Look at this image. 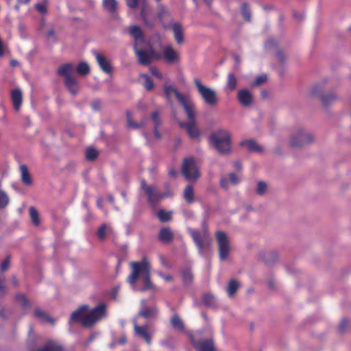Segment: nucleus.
Segmentation results:
<instances>
[{
    "instance_id": "obj_1",
    "label": "nucleus",
    "mask_w": 351,
    "mask_h": 351,
    "mask_svg": "<svg viewBox=\"0 0 351 351\" xmlns=\"http://www.w3.org/2000/svg\"><path fill=\"white\" fill-rule=\"evenodd\" d=\"M130 265L132 272L128 278V282L133 289H137V284L141 286L139 290L143 291L154 288L150 280L151 267L146 258L141 262H132Z\"/></svg>"
},
{
    "instance_id": "obj_2",
    "label": "nucleus",
    "mask_w": 351,
    "mask_h": 351,
    "mask_svg": "<svg viewBox=\"0 0 351 351\" xmlns=\"http://www.w3.org/2000/svg\"><path fill=\"white\" fill-rule=\"evenodd\" d=\"M106 315V306L104 303L99 304L91 309L84 305L73 312L71 321L79 322L85 327H90L104 319Z\"/></svg>"
},
{
    "instance_id": "obj_3",
    "label": "nucleus",
    "mask_w": 351,
    "mask_h": 351,
    "mask_svg": "<svg viewBox=\"0 0 351 351\" xmlns=\"http://www.w3.org/2000/svg\"><path fill=\"white\" fill-rule=\"evenodd\" d=\"M209 141L211 145L219 153L225 154L230 152L231 149V136L230 132L224 129L213 132Z\"/></svg>"
},
{
    "instance_id": "obj_4",
    "label": "nucleus",
    "mask_w": 351,
    "mask_h": 351,
    "mask_svg": "<svg viewBox=\"0 0 351 351\" xmlns=\"http://www.w3.org/2000/svg\"><path fill=\"white\" fill-rule=\"evenodd\" d=\"M315 140L313 134L303 128H296L290 135L288 143L291 147H302Z\"/></svg>"
},
{
    "instance_id": "obj_5",
    "label": "nucleus",
    "mask_w": 351,
    "mask_h": 351,
    "mask_svg": "<svg viewBox=\"0 0 351 351\" xmlns=\"http://www.w3.org/2000/svg\"><path fill=\"white\" fill-rule=\"evenodd\" d=\"M189 232L198 248L199 254H203L204 251L210 248L211 238L206 228L204 227L200 230L190 229Z\"/></svg>"
},
{
    "instance_id": "obj_6",
    "label": "nucleus",
    "mask_w": 351,
    "mask_h": 351,
    "mask_svg": "<svg viewBox=\"0 0 351 351\" xmlns=\"http://www.w3.org/2000/svg\"><path fill=\"white\" fill-rule=\"evenodd\" d=\"M74 66L71 63L62 65L58 69L59 75L64 77V82L69 91L75 95L79 90V84L73 76Z\"/></svg>"
},
{
    "instance_id": "obj_7",
    "label": "nucleus",
    "mask_w": 351,
    "mask_h": 351,
    "mask_svg": "<svg viewBox=\"0 0 351 351\" xmlns=\"http://www.w3.org/2000/svg\"><path fill=\"white\" fill-rule=\"evenodd\" d=\"M194 84L197 88L198 93L206 105L211 107L217 106L219 99L215 90L204 85L197 78L194 80Z\"/></svg>"
},
{
    "instance_id": "obj_8",
    "label": "nucleus",
    "mask_w": 351,
    "mask_h": 351,
    "mask_svg": "<svg viewBox=\"0 0 351 351\" xmlns=\"http://www.w3.org/2000/svg\"><path fill=\"white\" fill-rule=\"evenodd\" d=\"M216 240L219 248V258L221 261H225L228 258L230 251L229 239L225 232L217 231L216 232Z\"/></svg>"
},
{
    "instance_id": "obj_9",
    "label": "nucleus",
    "mask_w": 351,
    "mask_h": 351,
    "mask_svg": "<svg viewBox=\"0 0 351 351\" xmlns=\"http://www.w3.org/2000/svg\"><path fill=\"white\" fill-rule=\"evenodd\" d=\"M182 172L185 178L189 181H195L199 176L198 167L193 158H186L184 160Z\"/></svg>"
},
{
    "instance_id": "obj_10",
    "label": "nucleus",
    "mask_w": 351,
    "mask_h": 351,
    "mask_svg": "<svg viewBox=\"0 0 351 351\" xmlns=\"http://www.w3.org/2000/svg\"><path fill=\"white\" fill-rule=\"evenodd\" d=\"M134 330L136 338L144 340L148 345L151 344L154 332H152L147 326H139L134 321Z\"/></svg>"
},
{
    "instance_id": "obj_11",
    "label": "nucleus",
    "mask_w": 351,
    "mask_h": 351,
    "mask_svg": "<svg viewBox=\"0 0 351 351\" xmlns=\"http://www.w3.org/2000/svg\"><path fill=\"white\" fill-rule=\"evenodd\" d=\"M161 58L169 64H176L180 60L179 52L173 49L171 45L165 46L162 50V53H160Z\"/></svg>"
},
{
    "instance_id": "obj_12",
    "label": "nucleus",
    "mask_w": 351,
    "mask_h": 351,
    "mask_svg": "<svg viewBox=\"0 0 351 351\" xmlns=\"http://www.w3.org/2000/svg\"><path fill=\"white\" fill-rule=\"evenodd\" d=\"M179 102L182 106L189 121L195 120L196 117L195 106L191 98L189 95H186Z\"/></svg>"
},
{
    "instance_id": "obj_13",
    "label": "nucleus",
    "mask_w": 351,
    "mask_h": 351,
    "mask_svg": "<svg viewBox=\"0 0 351 351\" xmlns=\"http://www.w3.org/2000/svg\"><path fill=\"white\" fill-rule=\"evenodd\" d=\"M138 48L135 49V51L140 63L142 64H147L153 60H158L161 59V56L158 53L151 51L150 53H148Z\"/></svg>"
},
{
    "instance_id": "obj_14",
    "label": "nucleus",
    "mask_w": 351,
    "mask_h": 351,
    "mask_svg": "<svg viewBox=\"0 0 351 351\" xmlns=\"http://www.w3.org/2000/svg\"><path fill=\"white\" fill-rule=\"evenodd\" d=\"M141 187L147 195L149 201L152 204H154L156 201L164 197V195L159 193L155 187L146 185L143 180L141 182Z\"/></svg>"
},
{
    "instance_id": "obj_15",
    "label": "nucleus",
    "mask_w": 351,
    "mask_h": 351,
    "mask_svg": "<svg viewBox=\"0 0 351 351\" xmlns=\"http://www.w3.org/2000/svg\"><path fill=\"white\" fill-rule=\"evenodd\" d=\"M241 180V177L239 175L234 173H228L221 177L220 180L221 186L228 189L231 186H234L239 183Z\"/></svg>"
},
{
    "instance_id": "obj_16",
    "label": "nucleus",
    "mask_w": 351,
    "mask_h": 351,
    "mask_svg": "<svg viewBox=\"0 0 351 351\" xmlns=\"http://www.w3.org/2000/svg\"><path fill=\"white\" fill-rule=\"evenodd\" d=\"M180 125L182 128H184L189 134V136L192 138H197L200 135V130H199L196 121L191 120L189 121L188 123H180Z\"/></svg>"
},
{
    "instance_id": "obj_17",
    "label": "nucleus",
    "mask_w": 351,
    "mask_h": 351,
    "mask_svg": "<svg viewBox=\"0 0 351 351\" xmlns=\"http://www.w3.org/2000/svg\"><path fill=\"white\" fill-rule=\"evenodd\" d=\"M130 33L134 40V49L143 47L145 40L141 29L137 26H132L130 28Z\"/></svg>"
},
{
    "instance_id": "obj_18",
    "label": "nucleus",
    "mask_w": 351,
    "mask_h": 351,
    "mask_svg": "<svg viewBox=\"0 0 351 351\" xmlns=\"http://www.w3.org/2000/svg\"><path fill=\"white\" fill-rule=\"evenodd\" d=\"M238 100L243 106H250L253 101V95L252 93L247 90L243 89L238 92Z\"/></svg>"
},
{
    "instance_id": "obj_19",
    "label": "nucleus",
    "mask_w": 351,
    "mask_h": 351,
    "mask_svg": "<svg viewBox=\"0 0 351 351\" xmlns=\"http://www.w3.org/2000/svg\"><path fill=\"white\" fill-rule=\"evenodd\" d=\"M96 60L101 69L106 73L112 72V65L109 60L100 53L96 54Z\"/></svg>"
},
{
    "instance_id": "obj_20",
    "label": "nucleus",
    "mask_w": 351,
    "mask_h": 351,
    "mask_svg": "<svg viewBox=\"0 0 351 351\" xmlns=\"http://www.w3.org/2000/svg\"><path fill=\"white\" fill-rule=\"evenodd\" d=\"M242 147L250 152H261L263 147L253 140H245L241 143Z\"/></svg>"
},
{
    "instance_id": "obj_21",
    "label": "nucleus",
    "mask_w": 351,
    "mask_h": 351,
    "mask_svg": "<svg viewBox=\"0 0 351 351\" xmlns=\"http://www.w3.org/2000/svg\"><path fill=\"white\" fill-rule=\"evenodd\" d=\"M165 93L169 99L174 97L178 100V101L186 96L180 94L178 90L172 86H166L165 87Z\"/></svg>"
},
{
    "instance_id": "obj_22",
    "label": "nucleus",
    "mask_w": 351,
    "mask_h": 351,
    "mask_svg": "<svg viewBox=\"0 0 351 351\" xmlns=\"http://www.w3.org/2000/svg\"><path fill=\"white\" fill-rule=\"evenodd\" d=\"M12 100L13 102L14 108L19 110L22 103V93L19 89H15L12 91L11 94Z\"/></svg>"
},
{
    "instance_id": "obj_23",
    "label": "nucleus",
    "mask_w": 351,
    "mask_h": 351,
    "mask_svg": "<svg viewBox=\"0 0 351 351\" xmlns=\"http://www.w3.org/2000/svg\"><path fill=\"white\" fill-rule=\"evenodd\" d=\"M102 5L104 9L111 14L117 12L118 8V2L117 0H103Z\"/></svg>"
},
{
    "instance_id": "obj_24",
    "label": "nucleus",
    "mask_w": 351,
    "mask_h": 351,
    "mask_svg": "<svg viewBox=\"0 0 351 351\" xmlns=\"http://www.w3.org/2000/svg\"><path fill=\"white\" fill-rule=\"evenodd\" d=\"M172 29L176 42L181 44L184 40L182 26L179 23H175L172 25Z\"/></svg>"
},
{
    "instance_id": "obj_25",
    "label": "nucleus",
    "mask_w": 351,
    "mask_h": 351,
    "mask_svg": "<svg viewBox=\"0 0 351 351\" xmlns=\"http://www.w3.org/2000/svg\"><path fill=\"white\" fill-rule=\"evenodd\" d=\"M128 5L130 8H141V16L144 17V9L146 4V0H126Z\"/></svg>"
},
{
    "instance_id": "obj_26",
    "label": "nucleus",
    "mask_w": 351,
    "mask_h": 351,
    "mask_svg": "<svg viewBox=\"0 0 351 351\" xmlns=\"http://www.w3.org/2000/svg\"><path fill=\"white\" fill-rule=\"evenodd\" d=\"M39 351H62V348L58 342L49 341Z\"/></svg>"
},
{
    "instance_id": "obj_27",
    "label": "nucleus",
    "mask_w": 351,
    "mask_h": 351,
    "mask_svg": "<svg viewBox=\"0 0 351 351\" xmlns=\"http://www.w3.org/2000/svg\"><path fill=\"white\" fill-rule=\"evenodd\" d=\"M22 182L26 185H30L32 183V178L29 174L27 167L25 165L20 167Z\"/></svg>"
},
{
    "instance_id": "obj_28",
    "label": "nucleus",
    "mask_w": 351,
    "mask_h": 351,
    "mask_svg": "<svg viewBox=\"0 0 351 351\" xmlns=\"http://www.w3.org/2000/svg\"><path fill=\"white\" fill-rule=\"evenodd\" d=\"M138 80L147 90H150L154 88V84L147 75L141 74Z\"/></svg>"
},
{
    "instance_id": "obj_29",
    "label": "nucleus",
    "mask_w": 351,
    "mask_h": 351,
    "mask_svg": "<svg viewBox=\"0 0 351 351\" xmlns=\"http://www.w3.org/2000/svg\"><path fill=\"white\" fill-rule=\"evenodd\" d=\"M36 316L45 323L53 324L54 320L47 313L43 311L42 310L38 309L35 312Z\"/></svg>"
},
{
    "instance_id": "obj_30",
    "label": "nucleus",
    "mask_w": 351,
    "mask_h": 351,
    "mask_svg": "<svg viewBox=\"0 0 351 351\" xmlns=\"http://www.w3.org/2000/svg\"><path fill=\"white\" fill-rule=\"evenodd\" d=\"M338 99V97L334 93H327L322 96V101L324 105H329Z\"/></svg>"
},
{
    "instance_id": "obj_31",
    "label": "nucleus",
    "mask_w": 351,
    "mask_h": 351,
    "mask_svg": "<svg viewBox=\"0 0 351 351\" xmlns=\"http://www.w3.org/2000/svg\"><path fill=\"white\" fill-rule=\"evenodd\" d=\"M139 314L145 318H152L157 314V309L155 307L143 308Z\"/></svg>"
},
{
    "instance_id": "obj_32",
    "label": "nucleus",
    "mask_w": 351,
    "mask_h": 351,
    "mask_svg": "<svg viewBox=\"0 0 351 351\" xmlns=\"http://www.w3.org/2000/svg\"><path fill=\"white\" fill-rule=\"evenodd\" d=\"M241 15L243 18V19L247 22L251 21L252 19V14L250 9L248 6V5L246 3H243L241 5Z\"/></svg>"
},
{
    "instance_id": "obj_33",
    "label": "nucleus",
    "mask_w": 351,
    "mask_h": 351,
    "mask_svg": "<svg viewBox=\"0 0 351 351\" xmlns=\"http://www.w3.org/2000/svg\"><path fill=\"white\" fill-rule=\"evenodd\" d=\"M29 216L32 223L34 226H39L40 223V215L34 207L29 208Z\"/></svg>"
},
{
    "instance_id": "obj_34",
    "label": "nucleus",
    "mask_w": 351,
    "mask_h": 351,
    "mask_svg": "<svg viewBox=\"0 0 351 351\" xmlns=\"http://www.w3.org/2000/svg\"><path fill=\"white\" fill-rule=\"evenodd\" d=\"M199 351H215L213 343L210 341H202L197 345Z\"/></svg>"
},
{
    "instance_id": "obj_35",
    "label": "nucleus",
    "mask_w": 351,
    "mask_h": 351,
    "mask_svg": "<svg viewBox=\"0 0 351 351\" xmlns=\"http://www.w3.org/2000/svg\"><path fill=\"white\" fill-rule=\"evenodd\" d=\"M77 72L82 75H87L90 73V67L86 62H81L76 68Z\"/></svg>"
},
{
    "instance_id": "obj_36",
    "label": "nucleus",
    "mask_w": 351,
    "mask_h": 351,
    "mask_svg": "<svg viewBox=\"0 0 351 351\" xmlns=\"http://www.w3.org/2000/svg\"><path fill=\"white\" fill-rule=\"evenodd\" d=\"M239 287V283L238 282L234 280H230L227 288L228 295L230 297L233 296Z\"/></svg>"
},
{
    "instance_id": "obj_37",
    "label": "nucleus",
    "mask_w": 351,
    "mask_h": 351,
    "mask_svg": "<svg viewBox=\"0 0 351 351\" xmlns=\"http://www.w3.org/2000/svg\"><path fill=\"white\" fill-rule=\"evenodd\" d=\"M160 239L165 242H168L172 239V232L169 228L161 230L159 234Z\"/></svg>"
},
{
    "instance_id": "obj_38",
    "label": "nucleus",
    "mask_w": 351,
    "mask_h": 351,
    "mask_svg": "<svg viewBox=\"0 0 351 351\" xmlns=\"http://www.w3.org/2000/svg\"><path fill=\"white\" fill-rule=\"evenodd\" d=\"M112 232V228L110 226L104 224L102 225L98 230V237L101 239H104L105 237L110 234Z\"/></svg>"
},
{
    "instance_id": "obj_39",
    "label": "nucleus",
    "mask_w": 351,
    "mask_h": 351,
    "mask_svg": "<svg viewBox=\"0 0 351 351\" xmlns=\"http://www.w3.org/2000/svg\"><path fill=\"white\" fill-rule=\"evenodd\" d=\"M184 197L185 200L191 203L193 201V189L191 186H188L184 191Z\"/></svg>"
},
{
    "instance_id": "obj_40",
    "label": "nucleus",
    "mask_w": 351,
    "mask_h": 351,
    "mask_svg": "<svg viewBox=\"0 0 351 351\" xmlns=\"http://www.w3.org/2000/svg\"><path fill=\"white\" fill-rule=\"evenodd\" d=\"M10 199L7 193L0 189V209L5 208L9 204Z\"/></svg>"
},
{
    "instance_id": "obj_41",
    "label": "nucleus",
    "mask_w": 351,
    "mask_h": 351,
    "mask_svg": "<svg viewBox=\"0 0 351 351\" xmlns=\"http://www.w3.org/2000/svg\"><path fill=\"white\" fill-rule=\"evenodd\" d=\"M158 217L161 221H168L171 218V212L161 210L158 213Z\"/></svg>"
},
{
    "instance_id": "obj_42",
    "label": "nucleus",
    "mask_w": 351,
    "mask_h": 351,
    "mask_svg": "<svg viewBox=\"0 0 351 351\" xmlns=\"http://www.w3.org/2000/svg\"><path fill=\"white\" fill-rule=\"evenodd\" d=\"M173 326L177 329L181 330L183 328V323L180 318L176 315L173 316L171 320Z\"/></svg>"
},
{
    "instance_id": "obj_43",
    "label": "nucleus",
    "mask_w": 351,
    "mask_h": 351,
    "mask_svg": "<svg viewBox=\"0 0 351 351\" xmlns=\"http://www.w3.org/2000/svg\"><path fill=\"white\" fill-rule=\"evenodd\" d=\"M227 85L230 90H233L237 86V80L232 73L228 74Z\"/></svg>"
},
{
    "instance_id": "obj_44",
    "label": "nucleus",
    "mask_w": 351,
    "mask_h": 351,
    "mask_svg": "<svg viewBox=\"0 0 351 351\" xmlns=\"http://www.w3.org/2000/svg\"><path fill=\"white\" fill-rule=\"evenodd\" d=\"M97 156V152L93 148H88L86 151V158L88 160H93Z\"/></svg>"
},
{
    "instance_id": "obj_45",
    "label": "nucleus",
    "mask_w": 351,
    "mask_h": 351,
    "mask_svg": "<svg viewBox=\"0 0 351 351\" xmlns=\"http://www.w3.org/2000/svg\"><path fill=\"white\" fill-rule=\"evenodd\" d=\"M267 190V185L264 182H258L256 187V192L259 195H263Z\"/></svg>"
},
{
    "instance_id": "obj_46",
    "label": "nucleus",
    "mask_w": 351,
    "mask_h": 351,
    "mask_svg": "<svg viewBox=\"0 0 351 351\" xmlns=\"http://www.w3.org/2000/svg\"><path fill=\"white\" fill-rule=\"evenodd\" d=\"M203 300L206 304L209 306L215 304V297L210 293L205 294L203 297Z\"/></svg>"
},
{
    "instance_id": "obj_47",
    "label": "nucleus",
    "mask_w": 351,
    "mask_h": 351,
    "mask_svg": "<svg viewBox=\"0 0 351 351\" xmlns=\"http://www.w3.org/2000/svg\"><path fill=\"white\" fill-rule=\"evenodd\" d=\"M267 80V75H261L258 76L253 84L254 86H259L261 84H263L265 83Z\"/></svg>"
},
{
    "instance_id": "obj_48",
    "label": "nucleus",
    "mask_w": 351,
    "mask_h": 351,
    "mask_svg": "<svg viewBox=\"0 0 351 351\" xmlns=\"http://www.w3.org/2000/svg\"><path fill=\"white\" fill-rule=\"evenodd\" d=\"M47 1H45L43 3H38L36 5V10L40 13H45L47 11Z\"/></svg>"
},
{
    "instance_id": "obj_49",
    "label": "nucleus",
    "mask_w": 351,
    "mask_h": 351,
    "mask_svg": "<svg viewBox=\"0 0 351 351\" xmlns=\"http://www.w3.org/2000/svg\"><path fill=\"white\" fill-rule=\"evenodd\" d=\"M183 280L186 284H189L193 280V275L190 271H187L183 274Z\"/></svg>"
},
{
    "instance_id": "obj_50",
    "label": "nucleus",
    "mask_w": 351,
    "mask_h": 351,
    "mask_svg": "<svg viewBox=\"0 0 351 351\" xmlns=\"http://www.w3.org/2000/svg\"><path fill=\"white\" fill-rule=\"evenodd\" d=\"M150 72L156 78H158V79H162V73H160V71L157 68L151 67L150 68Z\"/></svg>"
},
{
    "instance_id": "obj_51",
    "label": "nucleus",
    "mask_w": 351,
    "mask_h": 351,
    "mask_svg": "<svg viewBox=\"0 0 351 351\" xmlns=\"http://www.w3.org/2000/svg\"><path fill=\"white\" fill-rule=\"evenodd\" d=\"M6 51H7L6 45L0 39V56H3L4 53L6 52Z\"/></svg>"
},
{
    "instance_id": "obj_52",
    "label": "nucleus",
    "mask_w": 351,
    "mask_h": 351,
    "mask_svg": "<svg viewBox=\"0 0 351 351\" xmlns=\"http://www.w3.org/2000/svg\"><path fill=\"white\" fill-rule=\"evenodd\" d=\"M8 266H9V261H8V259H6L1 263V265L0 267L1 271H5L8 268Z\"/></svg>"
},
{
    "instance_id": "obj_53",
    "label": "nucleus",
    "mask_w": 351,
    "mask_h": 351,
    "mask_svg": "<svg viewBox=\"0 0 351 351\" xmlns=\"http://www.w3.org/2000/svg\"><path fill=\"white\" fill-rule=\"evenodd\" d=\"M128 125L132 128H138V125L136 124H134L130 119L129 114H128Z\"/></svg>"
},
{
    "instance_id": "obj_54",
    "label": "nucleus",
    "mask_w": 351,
    "mask_h": 351,
    "mask_svg": "<svg viewBox=\"0 0 351 351\" xmlns=\"http://www.w3.org/2000/svg\"><path fill=\"white\" fill-rule=\"evenodd\" d=\"M159 275L165 280V281H171L172 280V276L170 275H164L162 274H159Z\"/></svg>"
},
{
    "instance_id": "obj_55",
    "label": "nucleus",
    "mask_w": 351,
    "mask_h": 351,
    "mask_svg": "<svg viewBox=\"0 0 351 351\" xmlns=\"http://www.w3.org/2000/svg\"><path fill=\"white\" fill-rule=\"evenodd\" d=\"M30 0H17L19 4H27Z\"/></svg>"
},
{
    "instance_id": "obj_56",
    "label": "nucleus",
    "mask_w": 351,
    "mask_h": 351,
    "mask_svg": "<svg viewBox=\"0 0 351 351\" xmlns=\"http://www.w3.org/2000/svg\"><path fill=\"white\" fill-rule=\"evenodd\" d=\"M154 135H155V136H156V138H160V134H159L158 131V130H155V132H154Z\"/></svg>"
},
{
    "instance_id": "obj_57",
    "label": "nucleus",
    "mask_w": 351,
    "mask_h": 351,
    "mask_svg": "<svg viewBox=\"0 0 351 351\" xmlns=\"http://www.w3.org/2000/svg\"><path fill=\"white\" fill-rule=\"evenodd\" d=\"M152 119H154V121L155 122H156V121H157V114H156V113H154V114H152Z\"/></svg>"
},
{
    "instance_id": "obj_58",
    "label": "nucleus",
    "mask_w": 351,
    "mask_h": 351,
    "mask_svg": "<svg viewBox=\"0 0 351 351\" xmlns=\"http://www.w3.org/2000/svg\"><path fill=\"white\" fill-rule=\"evenodd\" d=\"M108 200L110 203H113V202H114V199H113V197H112V196H109V197H108Z\"/></svg>"
},
{
    "instance_id": "obj_59",
    "label": "nucleus",
    "mask_w": 351,
    "mask_h": 351,
    "mask_svg": "<svg viewBox=\"0 0 351 351\" xmlns=\"http://www.w3.org/2000/svg\"><path fill=\"white\" fill-rule=\"evenodd\" d=\"M236 168L237 169H241V165L239 163H237L236 164Z\"/></svg>"
},
{
    "instance_id": "obj_60",
    "label": "nucleus",
    "mask_w": 351,
    "mask_h": 351,
    "mask_svg": "<svg viewBox=\"0 0 351 351\" xmlns=\"http://www.w3.org/2000/svg\"><path fill=\"white\" fill-rule=\"evenodd\" d=\"M204 1L207 3V5H208L210 3V2H211V0H204Z\"/></svg>"
},
{
    "instance_id": "obj_61",
    "label": "nucleus",
    "mask_w": 351,
    "mask_h": 351,
    "mask_svg": "<svg viewBox=\"0 0 351 351\" xmlns=\"http://www.w3.org/2000/svg\"><path fill=\"white\" fill-rule=\"evenodd\" d=\"M125 341H126V340H125V337H123V338L121 339V343H124L125 342Z\"/></svg>"
},
{
    "instance_id": "obj_62",
    "label": "nucleus",
    "mask_w": 351,
    "mask_h": 351,
    "mask_svg": "<svg viewBox=\"0 0 351 351\" xmlns=\"http://www.w3.org/2000/svg\"><path fill=\"white\" fill-rule=\"evenodd\" d=\"M15 9H16V10H19V5H16L15 6Z\"/></svg>"
},
{
    "instance_id": "obj_63",
    "label": "nucleus",
    "mask_w": 351,
    "mask_h": 351,
    "mask_svg": "<svg viewBox=\"0 0 351 351\" xmlns=\"http://www.w3.org/2000/svg\"><path fill=\"white\" fill-rule=\"evenodd\" d=\"M169 173H170L171 175H174V174L176 173V172H174V171H170Z\"/></svg>"
},
{
    "instance_id": "obj_64",
    "label": "nucleus",
    "mask_w": 351,
    "mask_h": 351,
    "mask_svg": "<svg viewBox=\"0 0 351 351\" xmlns=\"http://www.w3.org/2000/svg\"><path fill=\"white\" fill-rule=\"evenodd\" d=\"M12 64L13 65H15V64H16V62L13 61V62H12Z\"/></svg>"
}]
</instances>
